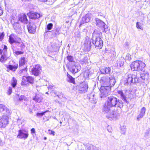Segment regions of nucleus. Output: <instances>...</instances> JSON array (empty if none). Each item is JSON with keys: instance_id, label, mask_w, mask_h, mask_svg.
<instances>
[{"instance_id": "nucleus-19", "label": "nucleus", "mask_w": 150, "mask_h": 150, "mask_svg": "<svg viewBox=\"0 0 150 150\" xmlns=\"http://www.w3.org/2000/svg\"><path fill=\"white\" fill-rule=\"evenodd\" d=\"M18 21L24 24H27L28 22L26 15L23 14H20L18 16Z\"/></svg>"}, {"instance_id": "nucleus-54", "label": "nucleus", "mask_w": 150, "mask_h": 150, "mask_svg": "<svg viewBox=\"0 0 150 150\" xmlns=\"http://www.w3.org/2000/svg\"><path fill=\"white\" fill-rule=\"evenodd\" d=\"M48 132L50 134H52L53 136H54L55 135L54 133L55 132L52 130L50 129H49L48 130Z\"/></svg>"}, {"instance_id": "nucleus-38", "label": "nucleus", "mask_w": 150, "mask_h": 150, "mask_svg": "<svg viewBox=\"0 0 150 150\" xmlns=\"http://www.w3.org/2000/svg\"><path fill=\"white\" fill-rule=\"evenodd\" d=\"M67 59L70 62H75L74 61V58L71 55H68L67 57Z\"/></svg>"}, {"instance_id": "nucleus-14", "label": "nucleus", "mask_w": 150, "mask_h": 150, "mask_svg": "<svg viewBox=\"0 0 150 150\" xmlns=\"http://www.w3.org/2000/svg\"><path fill=\"white\" fill-rule=\"evenodd\" d=\"M14 100L15 105H18L23 100H25L26 99V97L24 95L19 96V95H16L14 97Z\"/></svg>"}, {"instance_id": "nucleus-15", "label": "nucleus", "mask_w": 150, "mask_h": 150, "mask_svg": "<svg viewBox=\"0 0 150 150\" xmlns=\"http://www.w3.org/2000/svg\"><path fill=\"white\" fill-rule=\"evenodd\" d=\"M32 98L33 100L35 102L39 103L42 102L43 98L42 94L39 92L34 93Z\"/></svg>"}, {"instance_id": "nucleus-33", "label": "nucleus", "mask_w": 150, "mask_h": 150, "mask_svg": "<svg viewBox=\"0 0 150 150\" xmlns=\"http://www.w3.org/2000/svg\"><path fill=\"white\" fill-rule=\"evenodd\" d=\"M7 58L6 54L3 53L1 57L0 61L2 63H4L7 60Z\"/></svg>"}, {"instance_id": "nucleus-26", "label": "nucleus", "mask_w": 150, "mask_h": 150, "mask_svg": "<svg viewBox=\"0 0 150 150\" xmlns=\"http://www.w3.org/2000/svg\"><path fill=\"white\" fill-rule=\"evenodd\" d=\"M69 69L70 71L73 74L77 73L78 72V71H79V70L78 69L77 67L75 65V64H74V65H70Z\"/></svg>"}, {"instance_id": "nucleus-20", "label": "nucleus", "mask_w": 150, "mask_h": 150, "mask_svg": "<svg viewBox=\"0 0 150 150\" xmlns=\"http://www.w3.org/2000/svg\"><path fill=\"white\" fill-rule=\"evenodd\" d=\"M91 15L89 14H87L83 16L80 21V25H81L84 23L88 22L90 20Z\"/></svg>"}, {"instance_id": "nucleus-29", "label": "nucleus", "mask_w": 150, "mask_h": 150, "mask_svg": "<svg viewBox=\"0 0 150 150\" xmlns=\"http://www.w3.org/2000/svg\"><path fill=\"white\" fill-rule=\"evenodd\" d=\"M111 71V69L110 67H104L100 70L101 73L105 74H109Z\"/></svg>"}, {"instance_id": "nucleus-63", "label": "nucleus", "mask_w": 150, "mask_h": 150, "mask_svg": "<svg viewBox=\"0 0 150 150\" xmlns=\"http://www.w3.org/2000/svg\"><path fill=\"white\" fill-rule=\"evenodd\" d=\"M40 1L42 2H46L47 1H50V0H39Z\"/></svg>"}, {"instance_id": "nucleus-24", "label": "nucleus", "mask_w": 150, "mask_h": 150, "mask_svg": "<svg viewBox=\"0 0 150 150\" xmlns=\"http://www.w3.org/2000/svg\"><path fill=\"white\" fill-rule=\"evenodd\" d=\"M101 36L102 33L100 31L97 29H95L92 33V39L96 38H101Z\"/></svg>"}, {"instance_id": "nucleus-10", "label": "nucleus", "mask_w": 150, "mask_h": 150, "mask_svg": "<svg viewBox=\"0 0 150 150\" xmlns=\"http://www.w3.org/2000/svg\"><path fill=\"white\" fill-rule=\"evenodd\" d=\"M15 47L18 50L23 51L25 47V43L21 40V38H18L15 44Z\"/></svg>"}, {"instance_id": "nucleus-28", "label": "nucleus", "mask_w": 150, "mask_h": 150, "mask_svg": "<svg viewBox=\"0 0 150 150\" xmlns=\"http://www.w3.org/2000/svg\"><path fill=\"white\" fill-rule=\"evenodd\" d=\"M23 77L25 78V80L27 82L30 83L31 84H32L34 83V79L31 76H23Z\"/></svg>"}, {"instance_id": "nucleus-12", "label": "nucleus", "mask_w": 150, "mask_h": 150, "mask_svg": "<svg viewBox=\"0 0 150 150\" xmlns=\"http://www.w3.org/2000/svg\"><path fill=\"white\" fill-rule=\"evenodd\" d=\"M8 117L6 115H3L0 118V128L5 127L8 124Z\"/></svg>"}, {"instance_id": "nucleus-49", "label": "nucleus", "mask_w": 150, "mask_h": 150, "mask_svg": "<svg viewBox=\"0 0 150 150\" xmlns=\"http://www.w3.org/2000/svg\"><path fill=\"white\" fill-rule=\"evenodd\" d=\"M131 59V57L130 55L128 53L126 55L125 59L128 60H129Z\"/></svg>"}, {"instance_id": "nucleus-5", "label": "nucleus", "mask_w": 150, "mask_h": 150, "mask_svg": "<svg viewBox=\"0 0 150 150\" xmlns=\"http://www.w3.org/2000/svg\"><path fill=\"white\" fill-rule=\"evenodd\" d=\"M136 75L134 74H129L125 76L124 79V83L125 86L136 83Z\"/></svg>"}, {"instance_id": "nucleus-1", "label": "nucleus", "mask_w": 150, "mask_h": 150, "mask_svg": "<svg viewBox=\"0 0 150 150\" xmlns=\"http://www.w3.org/2000/svg\"><path fill=\"white\" fill-rule=\"evenodd\" d=\"M121 103L122 100L114 96H110L108 97L102 108L103 111L104 113L109 112L110 114V115L106 116L108 119L111 120L116 116L117 111L114 108L116 107L121 108Z\"/></svg>"}, {"instance_id": "nucleus-16", "label": "nucleus", "mask_w": 150, "mask_h": 150, "mask_svg": "<svg viewBox=\"0 0 150 150\" xmlns=\"http://www.w3.org/2000/svg\"><path fill=\"white\" fill-rule=\"evenodd\" d=\"M28 32L31 34H34L36 30V25L34 23L29 22L27 25Z\"/></svg>"}, {"instance_id": "nucleus-6", "label": "nucleus", "mask_w": 150, "mask_h": 150, "mask_svg": "<svg viewBox=\"0 0 150 150\" xmlns=\"http://www.w3.org/2000/svg\"><path fill=\"white\" fill-rule=\"evenodd\" d=\"M92 43L93 46L96 49H101L103 46V41L100 38L92 39Z\"/></svg>"}, {"instance_id": "nucleus-3", "label": "nucleus", "mask_w": 150, "mask_h": 150, "mask_svg": "<svg viewBox=\"0 0 150 150\" xmlns=\"http://www.w3.org/2000/svg\"><path fill=\"white\" fill-rule=\"evenodd\" d=\"M145 66V64L144 63L139 60L132 62L130 65L132 70L138 71H144V69Z\"/></svg>"}, {"instance_id": "nucleus-41", "label": "nucleus", "mask_w": 150, "mask_h": 150, "mask_svg": "<svg viewBox=\"0 0 150 150\" xmlns=\"http://www.w3.org/2000/svg\"><path fill=\"white\" fill-rule=\"evenodd\" d=\"M90 75L89 74V70L86 71L84 73V76L86 78H88L89 76Z\"/></svg>"}, {"instance_id": "nucleus-18", "label": "nucleus", "mask_w": 150, "mask_h": 150, "mask_svg": "<svg viewBox=\"0 0 150 150\" xmlns=\"http://www.w3.org/2000/svg\"><path fill=\"white\" fill-rule=\"evenodd\" d=\"M13 27L14 29L18 33L20 34L21 33V25L19 23L18 21L14 22V23L13 24Z\"/></svg>"}, {"instance_id": "nucleus-61", "label": "nucleus", "mask_w": 150, "mask_h": 150, "mask_svg": "<svg viewBox=\"0 0 150 150\" xmlns=\"http://www.w3.org/2000/svg\"><path fill=\"white\" fill-rule=\"evenodd\" d=\"M3 13V11L1 9V7H0V16L2 15Z\"/></svg>"}, {"instance_id": "nucleus-2", "label": "nucleus", "mask_w": 150, "mask_h": 150, "mask_svg": "<svg viewBox=\"0 0 150 150\" xmlns=\"http://www.w3.org/2000/svg\"><path fill=\"white\" fill-rule=\"evenodd\" d=\"M115 80L113 76H103L102 77L100 82L101 84V86L107 87L114 86L115 83Z\"/></svg>"}, {"instance_id": "nucleus-27", "label": "nucleus", "mask_w": 150, "mask_h": 150, "mask_svg": "<svg viewBox=\"0 0 150 150\" xmlns=\"http://www.w3.org/2000/svg\"><path fill=\"white\" fill-rule=\"evenodd\" d=\"M67 78L66 80L67 81L75 84V79L73 78L71 76L69 75L68 73L67 74Z\"/></svg>"}, {"instance_id": "nucleus-48", "label": "nucleus", "mask_w": 150, "mask_h": 150, "mask_svg": "<svg viewBox=\"0 0 150 150\" xmlns=\"http://www.w3.org/2000/svg\"><path fill=\"white\" fill-rule=\"evenodd\" d=\"M89 99L90 100V101L92 103H96L97 102L96 99H94V98H92L90 97L89 98Z\"/></svg>"}, {"instance_id": "nucleus-43", "label": "nucleus", "mask_w": 150, "mask_h": 150, "mask_svg": "<svg viewBox=\"0 0 150 150\" xmlns=\"http://www.w3.org/2000/svg\"><path fill=\"white\" fill-rule=\"evenodd\" d=\"M109 54L110 57H113L115 56L116 53L114 50H112L111 51Z\"/></svg>"}, {"instance_id": "nucleus-31", "label": "nucleus", "mask_w": 150, "mask_h": 150, "mask_svg": "<svg viewBox=\"0 0 150 150\" xmlns=\"http://www.w3.org/2000/svg\"><path fill=\"white\" fill-rule=\"evenodd\" d=\"M86 150H94L96 149V147L94 146L89 144H86Z\"/></svg>"}, {"instance_id": "nucleus-36", "label": "nucleus", "mask_w": 150, "mask_h": 150, "mask_svg": "<svg viewBox=\"0 0 150 150\" xmlns=\"http://www.w3.org/2000/svg\"><path fill=\"white\" fill-rule=\"evenodd\" d=\"M17 80L14 77H13L12 79L11 85L13 88H15L17 85Z\"/></svg>"}, {"instance_id": "nucleus-22", "label": "nucleus", "mask_w": 150, "mask_h": 150, "mask_svg": "<svg viewBox=\"0 0 150 150\" xmlns=\"http://www.w3.org/2000/svg\"><path fill=\"white\" fill-rule=\"evenodd\" d=\"M0 112L3 113H6V114L11 113V110L5 105L3 104L0 105Z\"/></svg>"}, {"instance_id": "nucleus-39", "label": "nucleus", "mask_w": 150, "mask_h": 150, "mask_svg": "<svg viewBox=\"0 0 150 150\" xmlns=\"http://www.w3.org/2000/svg\"><path fill=\"white\" fill-rule=\"evenodd\" d=\"M53 25L52 23H48L47 25V29L48 30H51L53 27Z\"/></svg>"}, {"instance_id": "nucleus-56", "label": "nucleus", "mask_w": 150, "mask_h": 150, "mask_svg": "<svg viewBox=\"0 0 150 150\" xmlns=\"http://www.w3.org/2000/svg\"><path fill=\"white\" fill-rule=\"evenodd\" d=\"M80 32L79 31H78L75 34V36L77 37H80Z\"/></svg>"}, {"instance_id": "nucleus-21", "label": "nucleus", "mask_w": 150, "mask_h": 150, "mask_svg": "<svg viewBox=\"0 0 150 150\" xmlns=\"http://www.w3.org/2000/svg\"><path fill=\"white\" fill-rule=\"evenodd\" d=\"M28 15L30 19H33L38 18L42 16L40 14L37 13H32L31 11L28 13Z\"/></svg>"}, {"instance_id": "nucleus-52", "label": "nucleus", "mask_w": 150, "mask_h": 150, "mask_svg": "<svg viewBox=\"0 0 150 150\" xmlns=\"http://www.w3.org/2000/svg\"><path fill=\"white\" fill-rule=\"evenodd\" d=\"M144 116V115H143L140 113L139 114L137 117V120L138 121H139L141 118H142Z\"/></svg>"}, {"instance_id": "nucleus-59", "label": "nucleus", "mask_w": 150, "mask_h": 150, "mask_svg": "<svg viewBox=\"0 0 150 150\" xmlns=\"http://www.w3.org/2000/svg\"><path fill=\"white\" fill-rule=\"evenodd\" d=\"M54 87V86L52 85H50L48 87V89L51 90L54 89L53 87Z\"/></svg>"}, {"instance_id": "nucleus-7", "label": "nucleus", "mask_w": 150, "mask_h": 150, "mask_svg": "<svg viewBox=\"0 0 150 150\" xmlns=\"http://www.w3.org/2000/svg\"><path fill=\"white\" fill-rule=\"evenodd\" d=\"M111 87L108 86L107 87L101 86L100 91L101 94H100V96L101 98L106 97L109 94Z\"/></svg>"}, {"instance_id": "nucleus-35", "label": "nucleus", "mask_w": 150, "mask_h": 150, "mask_svg": "<svg viewBox=\"0 0 150 150\" xmlns=\"http://www.w3.org/2000/svg\"><path fill=\"white\" fill-rule=\"evenodd\" d=\"M59 31L60 29L58 28H57L55 30L51 31V32L52 33L53 35L56 36L60 34Z\"/></svg>"}, {"instance_id": "nucleus-58", "label": "nucleus", "mask_w": 150, "mask_h": 150, "mask_svg": "<svg viewBox=\"0 0 150 150\" xmlns=\"http://www.w3.org/2000/svg\"><path fill=\"white\" fill-rule=\"evenodd\" d=\"M30 131L32 134L35 133V129L34 128H32L31 129Z\"/></svg>"}, {"instance_id": "nucleus-40", "label": "nucleus", "mask_w": 150, "mask_h": 150, "mask_svg": "<svg viewBox=\"0 0 150 150\" xmlns=\"http://www.w3.org/2000/svg\"><path fill=\"white\" fill-rule=\"evenodd\" d=\"M49 112L48 110H46L44 112H42L40 113H37L36 114V116L38 117H39L40 116H42L44 115L45 113L46 112Z\"/></svg>"}, {"instance_id": "nucleus-30", "label": "nucleus", "mask_w": 150, "mask_h": 150, "mask_svg": "<svg viewBox=\"0 0 150 150\" xmlns=\"http://www.w3.org/2000/svg\"><path fill=\"white\" fill-rule=\"evenodd\" d=\"M18 67V64H15L14 65H8L7 68L12 71H16Z\"/></svg>"}, {"instance_id": "nucleus-46", "label": "nucleus", "mask_w": 150, "mask_h": 150, "mask_svg": "<svg viewBox=\"0 0 150 150\" xmlns=\"http://www.w3.org/2000/svg\"><path fill=\"white\" fill-rule=\"evenodd\" d=\"M121 133L123 134H125V132H126V129L125 128V127L124 126H123L122 127H121Z\"/></svg>"}, {"instance_id": "nucleus-62", "label": "nucleus", "mask_w": 150, "mask_h": 150, "mask_svg": "<svg viewBox=\"0 0 150 150\" xmlns=\"http://www.w3.org/2000/svg\"><path fill=\"white\" fill-rule=\"evenodd\" d=\"M3 145V143L2 142V140L0 138V146H2Z\"/></svg>"}, {"instance_id": "nucleus-13", "label": "nucleus", "mask_w": 150, "mask_h": 150, "mask_svg": "<svg viewBox=\"0 0 150 150\" xmlns=\"http://www.w3.org/2000/svg\"><path fill=\"white\" fill-rule=\"evenodd\" d=\"M41 70L40 66L39 64L36 65L31 69L32 74L35 76H38L40 74Z\"/></svg>"}, {"instance_id": "nucleus-8", "label": "nucleus", "mask_w": 150, "mask_h": 150, "mask_svg": "<svg viewBox=\"0 0 150 150\" xmlns=\"http://www.w3.org/2000/svg\"><path fill=\"white\" fill-rule=\"evenodd\" d=\"M29 135L28 132L27 130L20 129L18 131V134L17 137L20 139L25 140L27 139Z\"/></svg>"}, {"instance_id": "nucleus-11", "label": "nucleus", "mask_w": 150, "mask_h": 150, "mask_svg": "<svg viewBox=\"0 0 150 150\" xmlns=\"http://www.w3.org/2000/svg\"><path fill=\"white\" fill-rule=\"evenodd\" d=\"M92 46L91 44V40L87 37L85 38V40L84 43L85 50L86 51H89Z\"/></svg>"}, {"instance_id": "nucleus-53", "label": "nucleus", "mask_w": 150, "mask_h": 150, "mask_svg": "<svg viewBox=\"0 0 150 150\" xmlns=\"http://www.w3.org/2000/svg\"><path fill=\"white\" fill-rule=\"evenodd\" d=\"M136 27L137 28L140 29H142L141 26L139 25V23L138 22H137L136 23Z\"/></svg>"}, {"instance_id": "nucleus-51", "label": "nucleus", "mask_w": 150, "mask_h": 150, "mask_svg": "<svg viewBox=\"0 0 150 150\" xmlns=\"http://www.w3.org/2000/svg\"><path fill=\"white\" fill-rule=\"evenodd\" d=\"M4 36V32H3L1 34H0V41H1L3 39Z\"/></svg>"}, {"instance_id": "nucleus-25", "label": "nucleus", "mask_w": 150, "mask_h": 150, "mask_svg": "<svg viewBox=\"0 0 150 150\" xmlns=\"http://www.w3.org/2000/svg\"><path fill=\"white\" fill-rule=\"evenodd\" d=\"M118 93L120 96V98L125 103L127 104L129 103V102L127 100L126 97V95L124 94L122 91H118Z\"/></svg>"}, {"instance_id": "nucleus-42", "label": "nucleus", "mask_w": 150, "mask_h": 150, "mask_svg": "<svg viewBox=\"0 0 150 150\" xmlns=\"http://www.w3.org/2000/svg\"><path fill=\"white\" fill-rule=\"evenodd\" d=\"M86 57H84L82 59H81L79 61L80 63L83 65L86 63Z\"/></svg>"}, {"instance_id": "nucleus-45", "label": "nucleus", "mask_w": 150, "mask_h": 150, "mask_svg": "<svg viewBox=\"0 0 150 150\" xmlns=\"http://www.w3.org/2000/svg\"><path fill=\"white\" fill-rule=\"evenodd\" d=\"M14 53L17 55L22 54L24 53L22 51H16Z\"/></svg>"}, {"instance_id": "nucleus-34", "label": "nucleus", "mask_w": 150, "mask_h": 150, "mask_svg": "<svg viewBox=\"0 0 150 150\" xmlns=\"http://www.w3.org/2000/svg\"><path fill=\"white\" fill-rule=\"evenodd\" d=\"M26 60L25 57H22L20 58L19 61V66H22L25 64Z\"/></svg>"}, {"instance_id": "nucleus-4", "label": "nucleus", "mask_w": 150, "mask_h": 150, "mask_svg": "<svg viewBox=\"0 0 150 150\" xmlns=\"http://www.w3.org/2000/svg\"><path fill=\"white\" fill-rule=\"evenodd\" d=\"M93 21L96 25L101 29L103 32L107 33V32L108 31V29L107 25L103 21L97 18H96L94 19Z\"/></svg>"}, {"instance_id": "nucleus-50", "label": "nucleus", "mask_w": 150, "mask_h": 150, "mask_svg": "<svg viewBox=\"0 0 150 150\" xmlns=\"http://www.w3.org/2000/svg\"><path fill=\"white\" fill-rule=\"evenodd\" d=\"M12 91V88L11 87H9L7 91V94L8 95L11 94Z\"/></svg>"}, {"instance_id": "nucleus-9", "label": "nucleus", "mask_w": 150, "mask_h": 150, "mask_svg": "<svg viewBox=\"0 0 150 150\" xmlns=\"http://www.w3.org/2000/svg\"><path fill=\"white\" fill-rule=\"evenodd\" d=\"M19 38L14 34H12L9 36L8 41L10 43L11 45V47L13 50L14 49V45L16 42V40Z\"/></svg>"}, {"instance_id": "nucleus-47", "label": "nucleus", "mask_w": 150, "mask_h": 150, "mask_svg": "<svg viewBox=\"0 0 150 150\" xmlns=\"http://www.w3.org/2000/svg\"><path fill=\"white\" fill-rule=\"evenodd\" d=\"M146 111V108L143 107L141 110L140 113L144 115Z\"/></svg>"}, {"instance_id": "nucleus-57", "label": "nucleus", "mask_w": 150, "mask_h": 150, "mask_svg": "<svg viewBox=\"0 0 150 150\" xmlns=\"http://www.w3.org/2000/svg\"><path fill=\"white\" fill-rule=\"evenodd\" d=\"M54 94L56 95L60 99L62 97L61 96V95H59L58 94H57V92L56 91H55L54 92Z\"/></svg>"}, {"instance_id": "nucleus-44", "label": "nucleus", "mask_w": 150, "mask_h": 150, "mask_svg": "<svg viewBox=\"0 0 150 150\" xmlns=\"http://www.w3.org/2000/svg\"><path fill=\"white\" fill-rule=\"evenodd\" d=\"M7 49V46L6 45H4L3 49V50H2V52H3V53L6 54Z\"/></svg>"}, {"instance_id": "nucleus-55", "label": "nucleus", "mask_w": 150, "mask_h": 150, "mask_svg": "<svg viewBox=\"0 0 150 150\" xmlns=\"http://www.w3.org/2000/svg\"><path fill=\"white\" fill-rule=\"evenodd\" d=\"M107 130L108 131L110 132H111L112 131V129L111 126H108L107 127Z\"/></svg>"}, {"instance_id": "nucleus-23", "label": "nucleus", "mask_w": 150, "mask_h": 150, "mask_svg": "<svg viewBox=\"0 0 150 150\" xmlns=\"http://www.w3.org/2000/svg\"><path fill=\"white\" fill-rule=\"evenodd\" d=\"M126 60L124 57H122L118 59L115 64V65L118 68L122 67L124 64V62Z\"/></svg>"}, {"instance_id": "nucleus-32", "label": "nucleus", "mask_w": 150, "mask_h": 150, "mask_svg": "<svg viewBox=\"0 0 150 150\" xmlns=\"http://www.w3.org/2000/svg\"><path fill=\"white\" fill-rule=\"evenodd\" d=\"M144 74H142L140 75V76L137 78V76H136V78H135L136 80V83L139 82L140 81H142L143 80H144L145 78L144 76Z\"/></svg>"}, {"instance_id": "nucleus-60", "label": "nucleus", "mask_w": 150, "mask_h": 150, "mask_svg": "<svg viewBox=\"0 0 150 150\" xmlns=\"http://www.w3.org/2000/svg\"><path fill=\"white\" fill-rule=\"evenodd\" d=\"M43 119L44 120V122L47 121L48 120V119H47L46 116L43 117Z\"/></svg>"}, {"instance_id": "nucleus-17", "label": "nucleus", "mask_w": 150, "mask_h": 150, "mask_svg": "<svg viewBox=\"0 0 150 150\" xmlns=\"http://www.w3.org/2000/svg\"><path fill=\"white\" fill-rule=\"evenodd\" d=\"M88 88V84L87 83L84 82L83 83L79 85V90L81 92L80 93H85L87 91Z\"/></svg>"}, {"instance_id": "nucleus-37", "label": "nucleus", "mask_w": 150, "mask_h": 150, "mask_svg": "<svg viewBox=\"0 0 150 150\" xmlns=\"http://www.w3.org/2000/svg\"><path fill=\"white\" fill-rule=\"evenodd\" d=\"M21 86H27L29 85V83H27V81L25 80V78H24L23 76V77L22 82L21 83Z\"/></svg>"}, {"instance_id": "nucleus-64", "label": "nucleus", "mask_w": 150, "mask_h": 150, "mask_svg": "<svg viewBox=\"0 0 150 150\" xmlns=\"http://www.w3.org/2000/svg\"><path fill=\"white\" fill-rule=\"evenodd\" d=\"M146 133H147L148 134H150V128L149 129V131H148V130L147 131Z\"/></svg>"}]
</instances>
